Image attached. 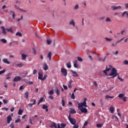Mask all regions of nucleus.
Segmentation results:
<instances>
[{"instance_id": "f257e3e1", "label": "nucleus", "mask_w": 128, "mask_h": 128, "mask_svg": "<svg viewBox=\"0 0 128 128\" xmlns=\"http://www.w3.org/2000/svg\"><path fill=\"white\" fill-rule=\"evenodd\" d=\"M108 76H112V78H116L118 76V70L116 68H112L110 74H108Z\"/></svg>"}, {"instance_id": "f03ea898", "label": "nucleus", "mask_w": 128, "mask_h": 128, "mask_svg": "<svg viewBox=\"0 0 128 128\" xmlns=\"http://www.w3.org/2000/svg\"><path fill=\"white\" fill-rule=\"evenodd\" d=\"M86 100H88V98H84V101L82 102L78 103V108H82V106H84L85 108H88V106H86Z\"/></svg>"}, {"instance_id": "7ed1b4c3", "label": "nucleus", "mask_w": 128, "mask_h": 128, "mask_svg": "<svg viewBox=\"0 0 128 128\" xmlns=\"http://www.w3.org/2000/svg\"><path fill=\"white\" fill-rule=\"evenodd\" d=\"M122 6H112L110 7V10H122Z\"/></svg>"}, {"instance_id": "20e7f679", "label": "nucleus", "mask_w": 128, "mask_h": 128, "mask_svg": "<svg viewBox=\"0 0 128 128\" xmlns=\"http://www.w3.org/2000/svg\"><path fill=\"white\" fill-rule=\"evenodd\" d=\"M68 119L69 120H70V124H73V125L76 124V119H74V118H72L70 117V114L68 115Z\"/></svg>"}, {"instance_id": "39448f33", "label": "nucleus", "mask_w": 128, "mask_h": 128, "mask_svg": "<svg viewBox=\"0 0 128 128\" xmlns=\"http://www.w3.org/2000/svg\"><path fill=\"white\" fill-rule=\"evenodd\" d=\"M112 66L108 65V66H106V69L103 71V72L106 74V76H108V72H110L112 70Z\"/></svg>"}, {"instance_id": "423d86ee", "label": "nucleus", "mask_w": 128, "mask_h": 128, "mask_svg": "<svg viewBox=\"0 0 128 128\" xmlns=\"http://www.w3.org/2000/svg\"><path fill=\"white\" fill-rule=\"evenodd\" d=\"M118 98L120 99L122 98L124 102H128V100H126V97L124 96V94H120L118 95Z\"/></svg>"}, {"instance_id": "0eeeda50", "label": "nucleus", "mask_w": 128, "mask_h": 128, "mask_svg": "<svg viewBox=\"0 0 128 128\" xmlns=\"http://www.w3.org/2000/svg\"><path fill=\"white\" fill-rule=\"evenodd\" d=\"M61 72L64 76H66L68 75V72L66 71V69L64 68H61Z\"/></svg>"}, {"instance_id": "6e6552de", "label": "nucleus", "mask_w": 128, "mask_h": 128, "mask_svg": "<svg viewBox=\"0 0 128 128\" xmlns=\"http://www.w3.org/2000/svg\"><path fill=\"white\" fill-rule=\"evenodd\" d=\"M22 80V78L20 77L19 76H16L13 80V82H16Z\"/></svg>"}, {"instance_id": "1a4fd4ad", "label": "nucleus", "mask_w": 128, "mask_h": 128, "mask_svg": "<svg viewBox=\"0 0 128 128\" xmlns=\"http://www.w3.org/2000/svg\"><path fill=\"white\" fill-rule=\"evenodd\" d=\"M9 14L12 16L13 20H16V13L14 11L10 10Z\"/></svg>"}, {"instance_id": "9d476101", "label": "nucleus", "mask_w": 128, "mask_h": 128, "mask_svg": "<svg viewBox=\"0 0 128 128\" xmlns=\"http://www.w3.org/2000/svg\"><path fill=\"white\" fill-rule=\"evenodd\" d=\"M98 56V59L99 60V62H106V56H105L104 58V59H102L101 58H100V54H97Z\"/></svg>"}, {"instance_id": "9b49d317", "label": "nucleus", "mask_w": 128, "mask_h": 128, "mask_svg": "<svg viewBox=\"0 0 128 128\" xmlns=\"http://www.w3.org/2000/svg\"><path fill=\"white\" fill-rule=\"evenodd\" d=\"M81 112H84V114H86L88 112V109L86 108H80Z\"/></svg>"}, {"instance_id": "f8f14e48", "label": "nucleus", "mask_w": 128, "mask_h": 128, "mask_svg": "<svg viewBox=\"0 0 128 128\" xmlns=\"http://www.w3.org/2000/svg\"><path fill=\"white\" fill-rule=\"evenodd\" d=\"M70 72H71L72 74H73V76H74V78H76V77L78 76V74L75 71L71 70Z\"/></svg>"}, {"instance_id": "ddd939ff", "label": "nucleus", "mask_w": 128, "mask_h": 128, "mask_svg": "<svg viewBox=\"0 0 128 128\" xmlns=\"http://www.w3.org/2000/svg\"><path fill=\"white\" fill-rule=\"evenodd\" d=\"M28 56L26 54H22V60H26V57H28Z\"/></svg>"}, {"instance_id": "4468645a", "label": "nucleus", "mask_w": 128, "mask_h": 128, "mask_svg": "<svg viewBox=\"0 0 128 128\" xmlns=\"http://www.w3.org/2000/svg\"><path fill=\"white\" fill-rule=\"evenodd\" d=\"M1 28L2 30V34H6V28H4V26H2Z\"/></svg>"}, {"instance_id": "2eb2a0df", "label": "nucleus", "mask_w": 128, "mask_h": 128, "mask_svg": "<svg viewBox=\"0 0 128 128\" xmlns=\"http://www.w3.org/2000/svg\"><path fill=\"white\" fill-rule=\"evenodd\" d=\"M74 66L76 68H78V60H76L74 63Z\"/></svg>"}, {"instance_id": "dca6fc26", "label": "nucleus", "mask_w": 128, "mask_h": 128, "mask_svg": "<svg viewBox=\"0 0 128 128\" xmlns=\"http://www.w3.org/2000/svg\"><path fill=\"white\" fill-rule=\"evenodd\" d=\"M12 120V118L10 116H9L7 118V122L8 124H10V122Z\"/></svg>"}, {"instance_id": "f3484780", "label": "nucleus", "mask_w": 128, "mask_h": 128, "mask_svg": "<svg viewBox=\"0 0 128 128\" xmlns=\"http://www.w3.org/2000/svg\"><path fill=\"white\" fill-rule=\"evenodd\" d=\"M2 60L3 62H4V64H10V62H8L6 58H4Z\"/></svg>"}, {"instance_id": "a211bd4d", "label": "nucleus", "mask_w": 128, "mask_h": 128, "mask_svg": "<svg viewBox=\"0 0 128 128\" xmlns=\"http://www.w3.org/2000/svg\"><path fill=\"white\" fill-rule=\"evenodd\" d=\"M36 100H34V102H33L32 104L30 103L29 104H28V106L30 108H32V106L36 104Z\"/></svg>"}, {"instance_id": "6ab92c4d", "label": "nucleus", "mask_w": 128, "mask_h": 128, "mask_svg": "<svg viewBox=\"0 0 128 128\" xmlns=\"http://www.w3.org/2000/svg\"><path fill=\"white\" fill-rule=\"evenodd\" d=\"M70 114H76V111L74 109L70 108Z\"/></svg>"}, {"instance_id": "aec40b11", "label": "nucleus", "mask_w": 128, "mask_h": 128, "mask_svg": "<svg viewBox=\"0 0 128 128\" xmlns=\"http://www.w3.org/2000/svg\"><path fill=\"white\" fill-rule=\"evenodd\" d=\"M38 74V80H42V76H43L42 74V73H40V72H39Z\"/></svg>"}, {"instance_id": "412c9836", "label": "nucleus", "mask_w": 128, "mask_h": 128, "mask_svg": "<svg viewBox=\"0 0 128 128\" xmlns=\"http://www.w3.org/2000/svg\"><path fill=\"white\" fill-rule=\"evenodd\" d=\"M44 70H48V64L46 63L44 64Z\"/></svg>"}, {"instance_id": "4be33fe9", "label": "nucleus", "mask_w": 128, "mask_h": 128, "mask_svg": "<svg viewBox=\"0 0 128 128\" xmlns=\"http://www.w3.org/2000/svg\"><path fill=\"white\" fill-rule=\"evenodd\" d=\"M24 98H26V100H28V92H26L24 93Z\"/></svg>"}, {"instance_id": "5701e85b", "label": "nucleus", "mask_w": 128, "mask_h": 128, "mask_svg": "<svg viewBox=\"0 0 128 128\" xmlns=\"http://www.w3.org/2000/svg\"><path fill=\"white\" fill-rule=\"evenodd\" d=\"M6 30H7L8 32H10L12 34V32H14V30H12V28H6Z\"/></svg>"}, {"instance_id": "b1692460", "label": "nucleus", "mask_w": 128, "mask_h": 128, "mask_svg": "<svg viewBox=\"0 0 128 128\" xmlns=\"http://www.w3.org/2000/svg\"><path fill=\"white\" fill-rule=\"evenodd\" d=\"M16 66H18V68H22V66H24V64L22 63H20L19 64H16Z\"/></svg>"}, {"instance_id": "393cba45", "label": "nucleus", "mask_w": 128, "mask_h": 128, "mask_svg": "<svg viewBox=\"0 0 128 128\" xmlns=\"http://www.w3.org/2000/svg\"><path fill=\"white\" fill-rule=\"evenodd\" d=\"M48 94H50V96H52V94H54V90H51L49 91L48 92Z\"/></svg>"}, {"instance_id": "a878e982", "label": "nucleus", "mask_w": 128, "mask_h": 128, "mask_svg": "<svg viewBox=\"0 0 128 128\" xmlns=\"http://www.w3.org/2000/svg\"><path fill=\"white\" fill-rule=\"evenodd\" d=\"M0 42H3V44H6V42H8V41L6 40L4 38L0 39Z\"/></svg>"}, {"instance_id": "bb28decb", "label": "nucleus", "mask_w": 128, "mask_h": 128, "mask_svg": "<svg viewBox=\"0 0 128 128\" xmlns=\"http://www.w3.org/2000/svg\"><path fill=\"white\" fill-rule=\"evenodd\" d=\"M48 58L50 60H52V52H50L48 54Z\"/></svg>"}, {"instance_id": "cd10ccee", "label": "nucleus", "mask_w": 128, "mask_h": 128, "mask_svg": "<svg viewBox=\"0 0 128 128\" xmlns=\"http://www.w3.org/2000/svg\"><path fill=\"white\" fill-rule=\"evenodd\" d=\"M70 24H72L74 26H76V22H74V20L70 21Z\"/></svg>"}, {"instance_id": "c85d7f7f", "label": "nucleus", "mask_w": 128, "mask_h": 128, "mask_svg": "<svg viewBox=\"0 0 128 128\" xmlns=\"http://www.w3.org/2000/svg\"><path fill=\"white\" fill-rule=\"evenodd\" d=\"M66 66L67 68H72V64L70 63V62H68L66 64Z\"/></svg>"}, {"instance_id": "c756f323", "label": "nucleus", "mask_w": 128, "mask_h": 128, "mask_svg": "<svg viewBox=\"0 0 128 128\" xmlns=\"http://www.w3.org/2000/svg\"><path fill=\"white\" fill-rule=\"evenodd\" d=\"M110 112H112V114H113L114 112V108L110 107Z\"/></svg>"}, {"instance_id": "7c9ffc66", "label": "nucleus", "mask_w": 128, "mask_h": 128, "mask_svg": "<svg viewBox=\"0 0 128 128\" xmlns=\"http://www.w3.org/2000/svg\"><path fill=\"white\" fill-rule=\"evenodd\" d=\"M105 20H106V22H112L110 18L108 17L106 18Z\"/></svg>"}, {"instance_id": "2f4dec72", "label": "nucleus", "mask_w": 128, "mask_h": 128, "mask_svg": "<svg viewBox=\"0 0 128 128\" xmlns=\"http://www.w3.org/2000/svg\"><path fill=\"white\" fill-rule=\"evenodd\" d=\"M56 94L57 96H60V90H58V88H56Z\"/></svg>"}, {"instance_id": "473e14b6", "label": "nucleus", "mask_w": 128, "mask_h": 128, "mask_svg": "<svg viewBox=\"0 0 128 128\" xmlns=\"http://www.w3.org/2000/svg\"><path fill=\"white\" fill-rule=\"evenodd\" d=\"M18 114H19L20 116H22V110L20 109L18 112Z\"/></svg>"}, {"instance_id": "72a5a7b5", "label": "nucleus", "mask_w": 128, "mask_h": 128, "mask_svg": "<svg viewBox=\"0 0 128 128\" xmlns=\"http://www.w3.org/2000/svg\"><path fill=\"white\" fill-rule=\"evenodd\" d=\"M71 98H72V100H74L76 98V96H74V92L72 93V94L71 96Z\"/></svg>"}, {"instance_id": "f704fd0d", "label": "nucleus", "mask_w": 128, "mask_h": 128, "mask_svg": "<svg viewBox=\"0 0 128 128\" xmlns=\"http://www.w3.org/2000/svg\"><path fill=\"white\" fill-rule=\"evenodd\" d=\"M16 36H22V34L20 32H18L16 33Z\"/></svg>"}, {"instance_id": "c9c22d12", "label": "nucleus", "mask_w": 128, "mask_h": 128, "mask_svg": "<svg viewBox=\"0 0 128 128\" xmlns=\"http://www.w3.org/2000/svg\"><path fill=\"white\" fill-rule=\"evenodd\" d=\"M105 40L107 42H112V38H105Z\"/></svg>"}, {"instance_id": "e433bc0d", "label": "nucleus", "mask_w": 128, "mask_h": 128, "mask_svg": "<svg viewBox=\"0 0 128 128\" xmlns=\"http://www.w3.org/2000/svg\"><path fill=\"white\" fill-rule=\"evenodd\" d=\"M68 88H72V82H71V81H70V82H69V84H68Z\"/></svg>"}, {"instance_id": "4c0bfd02", "label": "nucleus", "mask_w": 128, "mask_h": 128, "mask_svg": "<svg viewBox=\"0 0 128 128\" xmlns=\"http://www.w3.org/2000/svg\"><path fill=\"white\" fill-rule=\"evenodd\" d=\"M52 126H53V128H58V126H56V124L55 122H53L52 124Z\"/></svg>"}, {"instance_id": "58836bf2", "label": "nucleus", "mask_w": 128, "mask_h": 128, "mask_svg": "<svg viewBox=\"0 0 128 128\" xmlns=\"http://www.w3.org/2000/svg\"><path fill=\"white\" fill-rule=\"evenodd\" d=\"M6 72V69L3 70H2L0 71V76L4 74Z\"/></svg>"}, {"instance_id": "ea45409f", "label": "nucleus", "mask_w": 128, "mask_h": 128, "mask_svg": "<svg viewBox=\"0 0 128 128\" xmlns=\"http://www.w3.org/2000/svg\"><path fill=\"white\" fill-rule=\"evenodd\" d=\"M88 121H86L84 123L82 128H84V126H88Z\"/></svg>"}, {"instance_id": "a19ab883", "label": "nucleus", "mask_w": 128, "mask_h": 128, "mask_svg": "<svg viewBox=\"0 0 128 128\" xmlns=\"http://www.w3.org/2000/svg\"><path fill=\"white\" fill-rule=\"evenodd\" d=\"M78 8H79V6H78V4H76V5L74 6V10H78Z\"/></svg>"}, {"instance_id": "79ce46f5", "label": "nucleus", "mask_w": 128, "mask_h": 128, "mask_svg": "<svg viewBox=\"0 0 128 128\" xmlns=\"http://www.w3.org/2000/svg\"><path fill=\"white\" fill-rule=\"evenodd\" d=\"M102 124H96V127L97 128H102Z\"/></svg>"}, {"instance_id": "37998d69", "label": "nucleus", "mask_w": 128, "mask_h": 128, "mask_svg": "<svg viewBox=\"0 0 128 128\" xmlns=\"http://www.w3.org/2000/svg\"><path fill=\"white\" fill-rule=\"evenodd\" d=\"M106 18L104 16L100 17L98 18L99 20H104Z\"/></svg>"}, {"instance_id": "c03bdc74", "label": "nucleus", "mask_w": 128, "mask_h": 128, "mask_svg": "<svg viewBox=\"0 0 128 128\" xmlns=\"http://www.w3.org/2000/svg\"><path fill=\"white\" fill-rule=\"evenodd\" d=\"M42 108H43V110H46V109L48 108V106L44 104L42 106Z\"/></svg>"}, {"instance_id": "a18cd8bd", "label": "nucleus", "mask_w": 128, "mask_h": 128, "mask_svg": "<svg viewBox=\"0 0 128 128\" xmlns=\"http://www.w3.org/2000/svg\"><path fill=\"white\" fill-rule=\"evenodd\" d=\"M77 58H78V62H82V58L77 57Z\"/></svg>"}, {"instance_id": "49530a36", "label": "nucleus", "mask_w": 128, "mask_h": 128, "mask_svg": "<svg viewBox=\"0 0 128 128\" xmlns=\"http://www.w3.org/2000/svg\"><path fill=\"white\" fill-rule=\"evenodd\" d=\"M118 80H120V82H124V79L120 77V76H118Z\"/></svg>"}, {"instance_id": "de8ad7c7", "label": "nucleus", "mask_w": 128, "mask_h": 128, "mask_svg": "<svg viewBox=\"0 0 128 128\" xmlns=\"http://www.w3.org/2000/svg\"><path fill=\"white\" fill-rule=\"evenodd\" d=\"M14 6L15 8H16V10H21V8H20V7H18V6L14 4Z\"/></svg>"}, {"instance_id": "09e8293b", "label": "nucleus", "mask_w": 128, "mask_h": 128, "mask_svg": "<svg viewBox=\"0 0 128 128\" xmlns=\"http://www.w3.org/2000/svg\"><path fill=\"white\" fill-rule=\"evenodd\" d=\"M126 14V11L124 12L122 14V16L124 18V15Z\"/></svg>"}, {"instance_id": "8fccbe9b", "label": "nucleus", "mask_w": 128, "mask_h": 128, "mask_svg": "<svg viewBox=\"0 0 128 128\" xmlns=\"http://www.w3.org/2000/svg\"><path fill=\"white\" fill-rule=\"evenodd\" d=\"M61 126L63 128H66V124H61Z\"/></svg>"}, {"instance_id": "3c124183", "label": "nucleus", "mask_w": 128, "mask_h": 128, "mask_svg": "<svg viewBox=\"0 0 128 128\" xmlns=\"http://www.w3.org/2000/svg\"><path fill=\"white\" fill-rule=\"evenodd\" d=\"M15 122H20V119L18 118L16 120H15Z\"/></svg>"}, {"instance_id": "603ef678", "label": "nucleus", "mask_w": 128, "mask_h": 128, "mask_svg": "<svg viewBox=\"0 0 128 128\" xmlns=\"http://www.w3.org/2000/svg\"><path fill=\"white\" fill-rule=\"evenodd\" d=\"M62 106H65V102H64V99H62Z\"/></svg>"}, {"instance_id": "864d4df0", "label": "nucleus", "mask_w": 128, "mask_h": 128, "mask_svg": "<svg viewBox=\"0 0 128 128\" xmlns=\"http://www.w3.org/2000/svg\"><path fill=\"white\" fill-rule=\"evenodd\" d=\"M44 101V98H41L40 100H38V102H42Z\"/></svg>"}, {"instance_id": "5fc2aeb1", "label": "nucleus", "mask_w": 128, "mask_h": 128, "mask_svg": "<svg viewBox=\"0 0 128 128\" xmlns=\"http://www.w3.org/2000/svg\"><path fill=\"white\" fill-rule=\"evenodd\" d=\"M47 44H52V40H47Z\"/></svg>"}, {"instance_id": "6e6d98bb", "label": "nucleus", "mask_w": 128, "mask_h": 128, "mask_svg": "<svg viewBox=\"0 0 128 128\" xmlns=\"http://www.w3.org/2000/svg\"><path fill=\"white\" fill-rule=\"evenodd\" d=\"M122 40H124V38H122L120 40L117 41L116 44H118V42H122Z\"/></svg>"}, {"instance_id": "4d7b16f0", "label": "nucleus", "mask_w": 128, "mask_h": 128, "mask_svg": "<svg viewBox=\"0 0 128 128\" xmlns=\"http://www.w3.org/2000/svg\"><path fill=\"white\" fill-rule=\"evenodd\" d=\"M124 4V6H125V8L128 9V4L126 3V4Z\"/></svg>"}, {"instance_id": "13d9d810", "label": "nucleus", "mask_w": 128, "mask_h": 128, "mask_svg": "<svg viewBox=\"0 0 128 128\" xmlns=\"http://www.w3.org/2000/svg\"><path fill=\"white\" fill-rule=\"evenodd\" d=\"M73 128H78V124H74V126H73Z\"/></svg>"}, {"instance_id": "bf43d9fd", "label": "nucleus", "mask_w": 128, "mask_h": 128, "mask_svg": "<svg viewBox=\"0 0 128 128\" xmlns=\"http://www.w3.org/2000/svg\"><path fill=\"white\" fill-rule=\"evenodd\" d=\"M35 36H36V38H40V34H38L36 32L35 33Z\"/></svg>"}, {"instance_id": "052dcab7", "label": "nucleus", "mask_w": 128, "mask_h": 128, "mask_svg": "<svg viewBox=\"0 0 128 128\" xmlns=\"http://www.w3.org/2000/svg\"><path fill=\"white\" fill-rule=\"evenodd\" d=\"M48 98H50V100H54V96H48Z\"/></svg>"}, {"instance_id": "680f3d73", "label": "nucleus", "mask_w": 128, "mask_h": 128, "mask_svg": "<svg viewBox=\"0 0 128 128\" xmlns=\"http://www.w3.org/2000/svg\"><path fill=\"white\" fill-rule=\"evenodd\" d=\"M22 89H24V86H20L19 88L20 90H22Z\"/></svg>"}, {"instance_id": "e2e57ef3", "label": "nucleus", "mask_w": 128, "mask_h": 128, "mask_svg": "<svg viewBox=\"0 0 128 128\" xmlns=\"http://www.w3.org/2000/svg\"><path fill=\"white\" fill-rule=\"evenodd\" d=\"M3 102H4V104H8V101H6V99H4L3 100Z\"/></svg>"}, {"instance_id": "0e129e2a", "label": "nucleus", "mask_w": 128, "mask_h": 128, "mask_svg": "<svg viewBox=\"0 0 128 128\" xmlns=\"http://www.w3.org/2000/svg\"><path fill=\"white\" fill-rule=\"evenodd\" d=\"M22 20V16H21V18H18V20L19 24H20V20Z\"/></svg>"}, {"instance_id": "69168bd1", "label": "nucleus", "mask_w": 128, "mask_h": 128, "mask_svg": "<svg viewBox=\"0 0 128 128\" xmlns=\"http://www.w3.org/2000/svg\"><path fill=\"white\" fill-rule=\"evenodd\" d=\"M63 87H64V90H68V86H66L64 85Z\"/></svg>"}, {"instance_id": "338daca9", "label": "nucleus", "mask_w": 128, "mask_h": 128, "mask_svg": "<svg viewBox=\"0 0 128 128\" xmlns=\"http://www.w3.org/2000/svg\"><path fill=\"white\" fill-rule=\"evenodd\" d=\"M36 74V70L34 69L33 70V74Z\"/></svg>"}, {"instance_id": "774afa93", "label": "nucleus", "mask_w": 128, "mask_h": 128, "mask_svg": "<svg viewBox=\"0 0 128 128\" xmlns=\"http://www.w3.org/2000/svg\"><path fill=\"white\" fill-rule=\"evenodd\" d=\"M124 63L125 64H128V60H125Z\"/></svg>"}]
</instances>
